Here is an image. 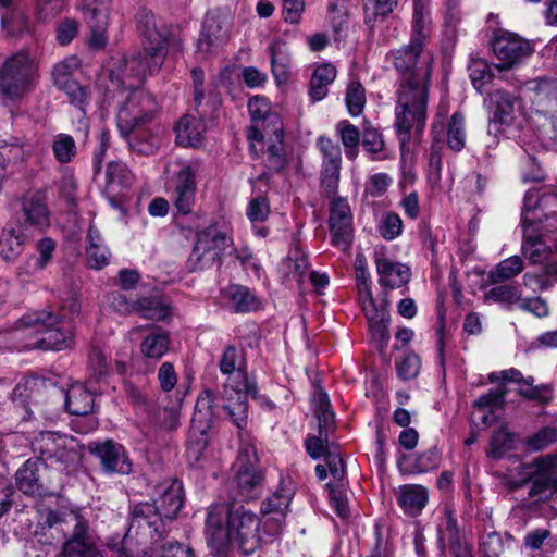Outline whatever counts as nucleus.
Listing matches in <instances>:
<instances>
[{
	"label": "nucleus",
	"instance_id": "33",
	"mask_svg": "<svg viewBox=\"0 0 557 557\" xmlns=\"http://www.w3.org/2000/svg\"><path fill=\"white\" fill-rule=\"evenodd\" d=\"M428 499V490L422 485L405 484L399 487L398 504L409 516L419 515Z\"/></svg>",
	"mask_w": 557,
	"mask_h": 557
},
{
	"label": "nucleus",
	"instance_id": "11",
	"mask_svg": "<svg viewBox=\"0 0 557 557\" xmlns=\"http://www.w3.org/2000/svg\"><path fill=\"white\" fill-rule=\"evenodd\" d=\"M75 344L72 325L50 311L37 312V349L60 351Z\"/></svg>",
	"mask_w": 557,
	"mask_h": 557
},
{
	"label": "nucleus",
	"instance_id": "19",
	"mask_svg": "<svg viewBox=\"0 0 557 557\" xmlns=\"http://www.w3.org/2000/svg\"><path fill=\"white\" fill-rule=\"evenodd\" d=\"M230 24L214 14L206 15L196 45V53L201 58L216 53L228 40Z\"/></svg>",
	"mask_w": 557,
	"mask_h": 557
},
{
	"label": "nucleus",
	"instance_id": "50",
	"mask_svg": "<svg viewBox=\"0 0 557 557\" xmlns=\"http://www.w3.org/2000/svg\"><path fill=\"white\" fill-rule=\"evenodd\" d=\"M326 488L329 490L330 504L336 515L341 518H347L349 516V506L345 484L327 483Z\"/></svg>",
	"mask_w": 557,
	"mask_h": 557
},
{
	"label": "nucleus",
	"instance_id": "31",
	"mask_svg": "<svg viewBox=\"0 0 557 557\" xmlns=\"http://www.w3.org/2000/svg\"><path fill=\"white\" fill-rule=\"evenodd\" d=\"M532 90L534 91L533 103L536 110L544 114H557V79L541 78L534 81Z\"/></svg>",
	"mask_w": 557,
	"mask_h": 557
},
{
	"label": "nucleus",
	"instance_id": "34",
	"mask_svg": "<svg viewBox=\"0 0 557 557\" xmlns=\"http://www.w3.org/2000/svg\"><path fill=\"white\" fill-rule=\"evenodd\" d=\"M205 129L202 121L186 114L176 124V143L184 147H197L202 141Z\"/></svg>",
	"mask_w": 557,
	"mask_h": 557
},
{
	"label": "nucleus",
	"instance_id": "53",
	"mask_svg": "<svg viewBox=\"0 0 557 557\" xmlns=\"http://www.w3.org/2000/svg\"><path fill=\"white\" fill-rule=\"evenodd\" d=\"M317 147L321 153V165L342 164V150L338 144L327 136L317 139Z\"/></svg>",
	"mask_w": 557,
	"mask_h": 557
},
{
	"label": "nucleus",
	"instance_id": "9",
	"mask_svg": "<svg viewBox=\"0 0 557 557\" xmlns=\"http://www.w3.org/2000/svg\"><path fill=\"white\" fill-rule=\"evenodd\" d=\"M215 397L210 389L201 392L195 405L190 421L187 456L198 461L209 444V431L214 416Z\"/></svg>",
	"mask_w": 557,
	"mask_h": 557
},
{
	"label": "nucleus",
	"instance_id": "29",
	"mask_svg": "<svg viewBox=\"0 0 557 557\" xmlns=\"http://www.w3.org/2000/svg\"><path fill=\"white\" fill-rule=\"evenodd\" d=\"M52 387L59 398L64 397L65 408L71 414L85 416L92 412L95 396L84 384H72L65 393L54 384Z\"/></svg>",
	"mask_w": 557,
	"mask_h": 557
},
{
	"label": "nucleus",
	"instance_id": "39",
	"mask_svg": "<svg viewBox=\"0 0 557 557\" xmlns=\"http://www.w3.org/2000/svg\"><path fill=\"white\" fill-rule=\"evenodd\" d=\"M336 77V69L330 63H323L315 67L310 79L309 96L312 101L324 99L329 92V86Z\"/></svg>",
	"mask_w": 557,
	"mask_h": 557
},
{
	"label": "nucleus",
	"instance_id": "59",
	"mask_svg": "<svg viewBox=\"0 0 557 557\" xmlns=\"http://www.w3.org/2000/svg\"><path fill=\"white\" fill-rule=\"evenodd\" d=\"M246 214L252 224L264 222L270 214L268 198L264 196L252 198L247 206Z\"/></svg>",
	"mask_w": 557,
	"mask_h": 557
},
{
	"label": "nucleus",
	"instance_id": "64",
	"mask_svg": "<svg viewBox=\"0 0 557 557\" xmlns=\"http://www.w3.org/2000/svg\"><path fill=\"white\" fill-rule=\"evenodd\" d=\"M151 557H194V552L189 545L170 541L163 544Z\"/></svg>",
	"mask_w": 557,
	"mask_h": 557
},
{
	"label": "nucleus",
	"instance_id": "40",
	"mask_svg": "<svg viewBox=\"0 0 557 557\" xmlns=\"http://www.w3.org/2000/svg\"><path fill=\"white\" fill-rule=\"evenodd\" d=\"M58 87L66 94L71 103L76 107L75 115L78 120V129L86 135L88 133V122L84 107L88 103L87 90L75 81L58 85Z\"/></svg>",
	"mask_w": 557,
	"mask_h": 557
},
{
	"label": "nucleus",
	"instance_id": "55",
	"mask_svg": "<svg viewBox=\"0 0 557 557\" xmlns=\"http://www.w3.org/2000/svg\"><path fill=\"white\" fill-rule=\"evenodd\" d=\"M557 441V429L553 426H544L532 436H530L527 442V448L531 451H540Z\"/></svg>",
	"mask_w": 557,
	"mask_h": 557
},
{
	"label": "nucleus",
	"instance_id": "18",
	"mask_svg": "<svg viewBox=\"0 0 557 557\" xmlns=\"http://www.w3.org/2000/svg\"><path fill=\"white\" fill-rule=\"evenodd\" d=\"M88 450L99 459L107 474L125 475L132 472V461L121 444L112 440L94 442L88 445Z\"/></svg>",
	"mask_w": 557,
	"mask_h": 557
},
{
	"label": "nucleus",
	"instance_id": "37",
	"mask_svg": "<svg viewBox=\"0 0 557 557\" xmlns=\"http://www.w3.org/2000/svg\"><path fill=\"white\" fill-rule=\"evenodd\" d=\"M268 51L271 55V66L274 77L280 82H285L288 78L290 67V54L286 41L282 38H274Z\"/></svg>",
	"mask_w": 557,
	"mask_h": 557
},
{
	"label": "nucleus",
	"instance_id": "38",
	"mask_svg": "<svg viewBox=\"0 0 557 557\" xmlns=\"http://www.w3.org/2000/svg\"><path fill=\"white\" fill-rule=\"evenodd\" d=\"M440 460L441 457L438 450L433 447L423 454L414 456L413 458L403 456L398 459V467L401 471L410 473H425L437 468Z\"/></svg>",
	"mask_w": 557,
	"mask_h": 557
},
{
	"label": "nucleus",
	"instance_id": "25",
	"mask_svg": "<svg viewBox=\"0 0 557 557\" xmlns=\"http://www.w3.org/2000/svg\"><path fill=\"white\" fill-rule=\"evenodd\" d=\"M71 441L67 436L57 432H40L37 436V449L40 454L37 460L51 467L57 463L63 465L69 458L67 443Z\"/></svg>",
	"mask_w": 557,
	"mask_h": 557
},
{
	"label": "nucleus",
	"instance_id": "12",
	"mask_svg": "<svg viewBox=\"0 0 557 557\" xmlns=\"http://www.w3.org/2000/svg\"><path fill=\"white\" fill-rule=\"evenodd\" d=\"M258 456L255 446L243 445L233 465L234 484L243 499H253L262 491L263 474L257 467Z\"/></svg>",
	"mask_w": 557,
	"mask_h": 557
},
{
	"label": "nucleus",
	"instance_id": "21",
	"mask_svg": "<svg viewBox=\"0 0 557 557\" xmlns=\"http://www.w3.org/2000/svg\"><path fill=\"white\" fill-rule=\"evenodd\" d=\"M358 297L361 309L368 319L372 334L381 339H387L388 312L384 308H377L371 290V281L363 278L357 284Z\"/></svg>",
	"mask_w": 557,
	"mask_h": 557
},
{
	"label": "nucleus",
	"instance_id": "10",
	"mask_svg": "<svg viewBox=\"0 0 557 557\" xmlns=\"http://www.w3.org/2000/svg\"><path fill=\"white\" fill-rule=\"evenodd\" d=\"M521 224L534 225L545 232L557 231V189L549 193L528 190L523 198Z\"/></svg>",
	"mask_w": 557,
	"mask_h": 557
},
{
	"label": "nucleus",
	"instance_id": "15",
	"mask_svg": "<svg viewBox=\"0 0 557 557\" xmlns=\"http://www.w3.org/2000/svg\"><path fill=\"white\" fill-rule=\"evenodd\" d=\"M35 202L29 199L22 203L17 228L4 230L0 237V255L5 260L16 258L22 251L27 234H32L35 226Z\"/></svg>",
	"mask_w": 557,
	"mask_h": 557
},
{
	"label": "nucleus",
	"instance_id": "61",
	"mask_svg": "<svg viewBox=\"0 0 557 557\" xmlns=\"http://www.w3.org/2000/svg\"><path fill=\"white\" fill-rule=\"evenodd\" d=\"M506 391L497 387L488 391L486 394L480 396L475 401L474 406L482 410H487L493 413L499 409L504 403Z\"/></svg>",
	"mask_w": 557,
	"mask_h": 557
},
{
	"label": "nucleus",
	"instance_id": "41",
	"mask_svg": "<svg viewBox=\"0 0 557 557\" xmlns=\"http://www.w3.org/2000/svg\"><path fill=\"white\" fill-rule=\"evenodd\" d=\"M335 133L343 144L346 158L356 160L361 140L358 127L348 120H342L335 125Z\"/></svg>",
	"mask_w": 557,
	"mask_h": 557
},
{
	"label": "nucleus",
	"instance_id": "60",
	"mask_svg": "<svg viewBox=\"0 0 557 557\" xmlns=\"http://www.w3.org/2000/svg\"><path fill=\"white\" fill-rule=\"evenodd\" d=\"M320 409L317 413L319 421V433L320 435L329 436V430L334 423L335 414L329 408V398L326 393L320 392L318 395Z\"/></svg>",
	"mask_w": 557,
	"mask_h": 557
},
{
	"label": "nucleus",
	"instance_id": "47",
	"mask_svg": "<svg viewBox=\"0 0 557 557\" xmlns=\"http://www.w3.org/2000/svg\"><path fill=\"white\" fill-rule=\"evenodd\" d=\"M18 490L35 503V461L28 459L15 474Z\"/></svg>",
	"mask_w": 557,
	"mask_h": 557
},
{
	"label": "nucleus",
	"instance_id": "30",
	"mask_svg": "<svg viewBox=\"0 0 557 557\" xmlns=\"http://www.w3.org/2000/svg\"><path fill=\"white\" fill-rule=\"evenodd\" d=\"M379 284L391 289L406 285L411 276L410 268L404 263L381 257L375 260Z\"/></svg>",
	"mask_w": 557,
	"mask_h": 557
},
{
	"label": "nucleus",
	"instance_id": "16",
	"mask_svg": "<svg viewBox=\"0 0 557 557\" xmlns=\"http://www.w3.org/2000/svg\"><path fill=\"white\" fill-rule=\"evenodd\" d=\"M493 106L490 116L488 133L492 128L498 132L497 125L522 127L525 119V112L522 100L505 90H495L491 97Z\"/></svg>",
	"mask_w": 557,
	"mask_h": 557
},
{
	"label": "nucleus",
	"instance_id": "3",
	"mask_svg": "<svg viewBox=\"0 0 557 557\" xmlns=\"http://www.w3.org/2000/svg\"><path fill=\"white\" fill-rule=\"evenodd\" d=\"M119 107L116 127L132 152L141 156L153 154L159 146L158 136L148 125L157 112L156 99L137 87Z\"/></svg>",
	"mask_w": 557,
	"mask_h": 557
},
{
	"label": "nucleus",
	"instance_id": "20",
	"mask_svg": "<svg viewBox=\"0 0 557 557\" xmlns=\"http://www.w3.org/2000/svg\"><path fill=\"white\" fill-rule=\"evenodd\" d=\"M157 52V47L144 46L141 51L126 60L124 77L131 82H123V84L127 88L138 87L148 75H153L160 70L166 54V49H162L161 61L153 69V59Z\"/></svg>",
	"mask_w": 557,
	"mask_h": 557
},
{
	"label": "nucleus",
	"instance_id": "44",
	"mask_svg": "<svg viewBox=\"0 0 557 557\" xmlns=\"http://www.w3.org/2000/svg\"><path fill=\"white\" fill-rule=\"evenodd\" d=\"M169 344L170 339L168 333L158 330L143 339L140 351L147 358L160 359L169 350Z\"/></svg>",
	"mask_w": 557,
	"mask_h": 557
},
{
	"label": "nucleus",
	"instance_id": "46",
	"mask_svg": "<svg viewBox=\"0 0 557 557\" xmlns=\"http://www.w3.org/2000/svg\"><path fill=\"white\" fill-rule=\"evenodd\" d=\"M524 268V263L521 257L511 256L500 261L494 270L490 273V278L493 284H498L508 280H511L519 275Z\"/></svg>",
	"mask_w": 557,
	"mask_h": 557
},
{
	"label": "nucleus",
	"instance_id": "45",
	"mask_svg": "<svg viewBox=\"0 0 557 557\" xmlns=\"http://www.w3.org/2000/svg\"><path fill=\"white\" fill-rule=\"evenodd\" d=\"M54 159L60 164H67L75 160L77 156V146L74 138L64 133L53 137L51 145Z\"/></svg>",
	"mask_w": 557,
	"mask_h": 557
},
{
	"label": "nucleus",
	"instance_id": "23",
	"mask_svg": "<svg viewBox=\"0 0 557 557\" xmlns=\"http://www.w3.org/2000/svg\"><path fill=\"white\" fill-rule=\"evenodd\" d=\"M75 525L72 536L64 543L62 557H99L97 539L89 532L87 521L81 516H74Z\"/></svg>",
	"mask_w": 557,
	"mask_h": 557
},
{
	"label": "nucleus",
	"instance_id": "28",
	"mask_svg": "<svg viewBox=\"0 0 557 557\" xmlns=\"http://www.w3.org/2000/svg\"><path fill=\"white\" fill-rule=\"evenodd\" d=\"M557 492V457L547 456L539 465L529 491L531 497H547Z\"/></svg>",
	"mask_w": 557,
	"mask_h": 557
},
{
	"label": "nucleus",
	"instance_id": "57",
	"mask_svg": "<svg viewBox=\"0 0 557 557\" xmlns=\"http://www.w3.org/2000/svg\"><path fill=\"white\" fill-rule=\"evenodd\" d=\"M285 267L287 269L286 275L301 283L307 274L309 262L301 251H295L293 256L285 260Z\"/></svg>",
	"mask_w": 557,
	"mask_h": 557
},
{
	"label": "nucleus",
	"instance_id": "17",
	"mask_svg": "<svg viewBox=\"0 0 557 557\" xmlns=\"http://www.w3.org/2000/svg\"><path fill=\"white\" fill-rule=\"evenodd\" d=\"M329 227L332 244L346 251L352 239V214L346 199L337 197L331 201Z\"/></svg>",
	"mask_w": 557,
	"mask_h": 557
},
{
	"label": "nucleus",
	"instance_id": "49",
	"mask_svg": "<svg viewBox=\"0 0 557 557\" xmlns=\"http://www.w3.org/2000/svg\"><path fill=\"white\" fill-rule=\"evenodd\" d=\"M465 117L461 113L455 112L448 124L447 144L450 149L460 151L465 147Z\"/></svg>",
	"mask_w": 557,
	"mask_h": 557
},
{
	"label": "nucleus",
	"instance_id": "13",
	"mask_svg": "<svg viewBox=\"0 0 557 557\" xmlns=\"http://www.w3.org/2000/svg\"><path fill=\"white\" fill-rule=\"evenodd\" d=\"M233 239L216 227H208L197 235L188 263L191 270L209 268L221 259L224 251L232 247Z\"/></svg>",
	"mask_w": 557,
	"mask_h": 557
},
{
	"label": "nucleus",
	"instance_id": "63",
	"mask_svg": "<svg viewBox=\"0 0 557 557\" xmlns=\"http://www.w3.org/2000/svg\"><path fill=\"white\" fill-rule=\"evenodd\" d=\"M360 141L364 150L373 157L380 153L384 148L382 134L373 127L364 128L362 139Z\"/></svg>",
	"mask_w": 557,
	"mask_h": 557
},
{
	"label": "nucleus",
	"instance_id": "42",
	"mask_svg": "<svg viewBox=\"0 0 557 557\" xmlns=\"http://www.w3.org/2000/svg\"><path fill=\"white\" fill-rule=\"evenodd\" d=\"M430 0H413V20L411 39L425 42L430 35Z\"/></svg>",
	"mask_w": 557,
	"mask_h": 557
},
{
	"label": "nucleus",
	"instance_id": "8",
	"mask_svg": "<svg viewBox=\"0 0 557 557\" xmlns=\"http://www.w3.org/2000/svg\"><path fill=\"white\" fill-rule=\"evenodd\" d=\"M34 72L29 51L22 50L5 60L0 69V91L10 99H20L28 90Z\"/></svg>",
	"mask_w": 557,
	"mask_h": 557
},
{
	"label": "nucleus",
	"instance_id": "36",
	"mask_svg": "<svg viewBox=\"0 0 557 557\" xmlns=\"http://www.w3.org/2000/svg\"><path fill=\"white\" fill-rule=\"evenodd\" d=\"M86 255L91 269L100 270L109 263L110 251L103 245L101 234L94 225L88 228Z\"/></svg>",
	"mask_w": 557,
	"mask_h": 557
},
{
	"label": "nucleus",
	"instance_id": "7",
	"mask_svg": "<svg viewBox=\"0 0 557 557\" xmlns=\"http://www.w3.org/2000/svg\"><path fill=\"white\" fill-rule=\"evenodd\" d=\"M543 228L522 224L521 252L532 264H543V275L537 277L540 290L549 289L557 282V250L553 251L543 240Z\"/></svg>",
	"mask_w": 557,
	"mask_h": 557
},
{
	"label": "nucleus",
	"instance_id": "24",
	"mask_svg": "<svg viewBox=\"0 0 557 557\" xmlns=\"http://www.w3.org/2000/svg\"><path fill=\"white\" fill-rule=\"evenodd\" d=\"M200 170V164H186L177 173L175 187L173 189V202L177 211L182 214H188L195 202L196 197V176Z\"/></svg>",
	"mask_w": 557,
	"mask_h": 557
},
{
	"label": "nucleus",
	"instance_id": "5",
	"mask_svg": "<svg viewBox=\"0 0 557 557\" xmlns=\"http://www.w3.org/2000/svg\"><path fill=\"white\" fill-rule=\"evenodd\" d=\"M251 125L248 128L250 150L257 157L256 143L267 141L269 168L280 171L284 168V128L281 116L271 110L268 99L261 96L251 98L248 102Z\"/></svg>",
	"mask_w": 557,
	"mask_h": 557
},
{
	"label": "nucleus",
	"instance_id": "62",
	"mask_svg": "<svg viewBox=\"0 0 557 557\" xmlns=\"http://www.w3.org/2000/svg\"><path fill=\"white\" fill-rule=\"evenodd\" d=\"M421 369V360L413 352L406 354L397 364V374L403 380L414 379Z\"/></svg>",
	"mask_w": 557,
	"mask_h": 557
},
{
	"label": "nucleus",
	"instance_id": "58",
	"mask_svg": "<svg viewBox=\"0 0 557 557\" xmlns=\"http://www.w3.org/2000/svg\"><path fill=\"white\" fill-rule=\"evenodd\" d=\"M79 65L81 61L75 55H70L65 58L63 61L55 64L52 71L54 84L58 86L70 81H73L71 78V75L75 70L79 67Z\"/></svg>",
	"mask_w": 557,
	"mask_h": 557
},
{
	"label": "nucleus",
	"instance_id": "27",
	"mask_svg": "<svg viewBox=\"0 0 557 557\" xmlns=\"http://www.w3.org/2000/svg\"><path fill=\"white\" fill-rule=\"evenodd\" d=\"M294 494L295 487L290 479L281 478L277 490L262 502L261 512L263 515L275 513L280 517L276 519L272 534L281 529L282 520L288 510Z\"/></svg>",
	"mask_w": 557,
	"mask_h": 557
},
{
	"label": "nucleus",
	"instance_id": "32",
	"mask_svg": "<svg viewBox=\"0 0 557 557\" xmlns=\"http://www.w3.org/2000/svg\"><path fill=\"white\" fill-rule=\"evenodd\" d=\"M132 183V174L123 162L112 161L107 165L104 193L114 205L113 198Z\"/></svg>",
	"mask_w": 557,
	"mask_h": 557
},
{
	"label": "nucleus",
	"instance_id": "14",
	"mask_svg": "<svg viewBox=\"0 0 557 557\" xmlns=\"http://www.w3.org/2000/svg\"><path fill=\"white\" fill-rule=\"evenodd\" d=\"M492 48L498 60L499 70L511 69L524 60L533 52L531 44L519 35L510 32H498L493 41Z\"/></svg>",
	"mask_w": 557,
	"mask_h": 557
},
{
	"label": "nucleus",
	"instance_id": "56",
	"mask_svg": "<svg viewBox=\"0 0 557 557\" xmlns=\"http://www.w3.org/2000/svg\"><path fill=\"white\" fill-rule=\"evenodd\" d=\"M512 442L513 435L505 428L499 429L491 438L488 456L494 459L500 458L507 450L512 448Z\"/></svg>",
	"mask_w": 557,
	"mask_h": 557
},
{
	"label": "nucleus",
	"instance_id": "1",
	"mask_svg": "<svg viewBox=\"0 0 557 557\" xmlns=\"http://www.w3.org/2000/svg\"><path fill=\"white\" fill-rule=\"evenodd\" d=\"M388 58L399 75L394 126L404 150L411 132L420 137L426 125L433 58L424 51V42L420 39H411L409 45L391 51Z\"/></svg>",
	"mask_w": 557,
	"mask_h": 557
},
{
	"label": "nucleus",
	"instance_id": "2",
	"mask_svg": "<svg viewBox=\"0 0 557 557\" xmlns=\"http://www.w3.org/2000/svg\"><path fill=\"white\" fill-rule=\"evenodd\" d=\"M260 520L243 505L215 504L209 507L206 519L208 546L219 556L234 545L245 556L261 546Z\"/></svg>",
	"mask_w": 557,
	"mask_h": 557
},
{
	"label": "nucleus",
	"instance_id": "54",
	"mask_svg": "<svg viewBox=\"0 0 557 557\" xmlns=\"http://www.w3.org/2000/svg\"><path fill=\"white\" fill-rule=\"evenodd\" d=\"M487 297L496 302L508 306V308H512L513 306H519L521 292L513 285H498L488 292Z\"/></svg>",
	"mask_w": 557,
	"mask_h": 557
},
{
	"label": "nucleus",
	"instance_id": "52",
	"mask_svg": "<svg viewBox=\"0 0 557 557\" xmlns=\"http://www.w3.org/2000/svg\"><path fill=\"white\" fill-rule=\"evenodd\" d=\"M342 164L321 165L320 184L327 197H334L338 189Z\"/></svg>",
	"mask_w": 557,
	"mask_h": 557
},
{
	"label": "nucleus",
	"instance_id": "48",
	"mask_svg": "<svg viewBox=\"0 0 557 557\" xmlns=\"http://www.w3.org/2000/svg\"><path fill=\"white\" fill-rule=\"evenodd\" d=\"M403 220L399 214L388 211L384 212L377 223V231L385 240H394L403 233Z\"/></svg>",
	"mask_w": 557,
	"mask_h": 557
},
{
	"label": "nucleus",
	"instance_id": "22",
	"mask_svg": "<svg viewBox=\"0 0 557 557\" xmlns=\"http://www.w3.org/2000/svg\"><path fill=\"white\" fill-rule=\"evenodd\" d=\"M109 4L110 0H90L85 4L84 15L90 28L88 46L92 49H102L108 44Z\"/></svg>",
	"mask_w": 557,
	"mask_h": 557
},
{
	"label": "nucleus",
	"instance_id": "26",
	"mask_svg": "<svg viewBox=\"0 0 557 557\" xmlns=\"http://www.w3.org/2000/svg\"><path fill=\"white\" fill-rule=\"evenodd\" d=\"M137 29L143 36L144 46L157 47L153 59V69L158 66L162 57V49H168L169 42L164 32H162L156 21V16L151 11L141 9L136 15Z\"/></svg>",
	"mask_w": 557,
	"mask_h": 557
},
{
	"label": "nucleus",
	"instance_id": "35",
	"mask_svg": "<svg viewBox=\"0 0 557 557\" xmlns=\"http://www.w3.org/2000/svg\"><path fill=\"white\" fill-rule=\"evenodd\" d=\"M223 294L235 312H250L260 307V300L246 286L231 285L224 289Z\"/></svg>",
	"mask_w": 557,
	"mask_h": 557
},
{
	"label": "nucleus",
	"instance_id": "6",
	"mask_svg": "<svg viewBox=\"0 0 557 557\" xmlns=\"http://www.w3.org/2000/svg\"><path fill=\"white\" fill-rule=\"evenodd\" d=\"M239 359L236 348L230 346L225 349L220 361L223 374L232 375L227 379L222 392V409L227 418L238 429L243 430L248 420V395L257 396V385L250 382L247 374L237 368Z\"/></svg>",
	"mask_w": 557,
	"mask_h": 557
},
{
	"label": "nucleus",
	"instance_id": "51",
	"mask_svg": "<svg viewBox=\"0 0 557 557\" xmlns=\"http://www.w3.org/2000/svg\"><path fill=\"white\" fill-rule=\"evenodd\" d=\"M346 106L351 116H358L362 113L366 103V92L359 82H351L346 91Z\"/></svg>",
	"mask_w": 557,
	"mask_h": 557
},
{
	"label": "nucleus",
	"instance_id": "4",
	"mask_svg": "<svg viewBox=\"0 0 557 557\" xmlns=\"http://www.w3.org/2000/svg\"><path fill=\"white\" fill-rule=\"evenodd\" d=\"M153 504L140 503L133 508L129 530L143 531L157 541L166 532L165 520L171 521L181 510L184 502L182 482L166 480L156 490Z\"/></svg>",
	"mask_w": 557,
	"mask_h": 557
},
{
	"label": "nucleus",
	"instance_id": "43",
	"mask_svg": "<svg viewBox=\"0 0 557 557\" xmlns=\"http://www.w3.org/2000/svg\"><path fill=\"white\" fill-rule=\"evenodd\" d=\"M143 318L163 321L171 314V309L158 297H141L135 301V310Z\"/></svg>",
	"mask_w": 557,
	"mask_h": 557
}]
</instances>
